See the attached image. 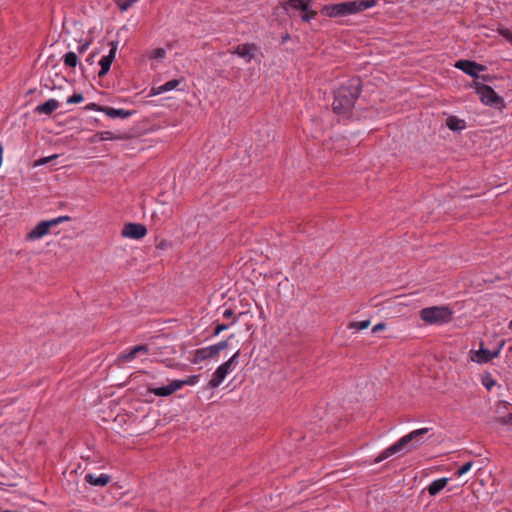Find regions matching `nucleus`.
<instances>
[{
    "label": "nucleus",
    "instance_id": "bb28decb",
    "mask_svg": "<svg viewBox=\"0 0 512 512\" xmlns=\"http://www.w3.org/2000/svg\"><path fill=\"white\" fill-rule=\"evenodd\" d=\"M137 1L138 0H115L118 8L121 11H126L128 8H130Z\"/></svg>",
    "mask_w": 512,
    "mask_h": 512
},
{
    "label": "nucleus",
    "instance_id": "cd10ccee",
    "mask_svg": "<svg viewBox=\"0 0 512 512\" xmlns=\"http://www.w3.org/2000/svg\"><path fill=\"white\" fill-rule=\"evenodd\" d=\"M166 56V51L165 49L163 48H157V49H154L151 54H150V58L151 59H157V60H161L163 59L164 57Z\"/></svg>",
    "mask_w": 512,
    "mask_h": 512
},
{
    "label": "nucleus",
    "instance_id": "2f4dec72",
    "mask_svg": "<svg viewBox=\"0 0 512 512\" xmlns=\"http://www.w3.org/2000/svg\"><path fill=\"white\" fill-rule=\"evenodd\" d=\"M83 100H84V97L82 94L75 93L67 99V103L68 104H76V103H81Z\"/></svg>",
    "mask_w": 512,
    "mask_h": 512
},
{
    "label": "nucleus",
    "instance_id": "20e7f679",
    "mask_svg": "<svg viewBox=\"0 0 512 512\" xmlns=\"http://www.w3.org/2000/svg\"><path fill=\"white\" fill-rule=\"evenodd\" d=\"M240 351L238 350L228 361L221 364L214 372L209 382L211 388H217L221 385L226 376L236 367Z\"/></svg>",
    "mask_w": 512,
    "mask_h": 512
},
{
    "label": "nucleus",
    "instance_id": "ddd939ff",
    "mask_svg": "<svg viewBox=\"0 0 512 512\" xmlns=\"http://www.w3.org/2000/svg\"><path fill=\"white\" fill-rule=\"evenodd\" d=\"M322 13L328 17L347 16L346 3L326 5L322 8Z\"/></svg>",
    "mask_w": 512,
    "mask_h": 512
},
{
    "label": "nucleus",
    "instance_id": "2eb2a0df",
    "mask_svg": "<svg viewBox=\"0 0 512 512\" xmlns=\"http://www.w3.org/2000/svg\"><path fill=\"white\" fill-rule=\"evenodd\" d=\"M181 82H182V80L173 79V80H170L162 85L153 86L151 88L150 95H160V94L166 93L168 91H172V90L176 89L180 85Z\"/></svg>",
    "mask_w": 512,
    "mask_h": 512
},
{
    "label": "nucleus",
    "instance_id": "ea45409f",
    "mask_svg": "<svg viewBox=\"0 0 512 512\" xmlns=\"http://www.w3.org/2000/svg\"><path fill=\"white\" fill-rule=\"evenodd\" d=\"M134 348V352L137 353H145L148 351V347L146 345H137Z\"/></svg>",
    "mask_w": 512,
    "mask_h": 512
},
{
    "label": "nucleus",
    "instance_id": "49530a36",
    "mask_svg": "<svg viewBox=\"0 0 512 512\" xmlns=\"http://www.w3.org/2000/svg\"><path fill=\"white\" fill-rule=\"evenodd\" d=\"M509 328L512 330V320L509 323Z\"/></svg>",
    "mask_w": 512,
    "mask_h": 512
},
{
    "label": "nucleus",
    "instance_id": "c9c22d12",
    "mask_svg": "<svg viewBox=\"0 0 512 512\" xmlns=\"http://www.w3.org/2000/svg\"><path fill=\"white\" fill-rule=\"evenodd\" d=\"M101 140H113L115 139L114 134L111 131H103L99 133Z\"/></svg>",
    "mask_w": 512,
    "mask_h": 512
},
{
    "label": "nucleus",
    "instance_id": "dca6fc26",
    "mask_svg": "<svg viewBox=\"0 0 512 512\" xmlns=\"http://www.w3.org/2000/svg\"><path fill=\"white\" fill-rule=\"evenodd\" d=\"M59 107V102L56 99H49L43 104L36 106L35 112L38 114L50 115Z\"/></svg>",
    "mask_w": 512,
    "mask_h": 512
},
{
    "label": "nucleus",
    "instance_id": "7c9ffc66",
    "mask_svg": "<svg viewBox=\"0 0 512 512\" xmlns=\"http://www.w3.org/2000/svg\"><path fill=\"white\" fill-rule=\"evenodd\" d=\"M197 381H198V376L197 375L189 376L185 380H176V382H180L181 383V388L184 385H194L195 383H197Z\"/></svg>",
    "mask_w": 512,
    "mask_h": 512
},
{
    "label": "nucleus",
    "instance_id": "c85d7f7f",
    "mask_svg": "<svg viewBox=\"0 0 512 512\" xmlns=\"http://www.w3.org/2000/svg\"><path fill=\"white\" fill-rule=\"evenodd\" d=\"M56 158H58L57 154H54V155H51V156H48V157L40 158V159H38V160H36L34 162V166L38 167V166L45 165V164L49 163L50 161H52L53 159H56Z\"/></svg>",
    "mask_w": 512,
    "mask_h": 512
},
{
    "label": "nucleus",
    "instance_id": "7ed1b4c3",
    "mask_svg": "<svg viewBox=\"0 0 512 512\" xmlns=\"http://www.w3.org/2000/svg\"><path fill=\"white\" fill-rule=\"evenodd\" d=\"M453 311L448 306L427 307L420 311V318L430 325H442L452 320Z\"/></svg>",
    "mask_w": 512,
    "mask_h": 512
},
{
    "label": "nucleus",
    "instance_id": "f3484780",
    "mask_svg": "<svg viewBox=\"0 0 512 512\" xmlns=\"http://www.w3.org/2000/svg\"><path fill=\"white\" fill-rule=\"evenodd\" d=\"M85 481L93 486L103 487L109 483L110 476L107 474H100L95 476L91 473H88L85 475Z\"/></svg>",
    "mask_w": 512,
    "mask_h": 512
},
{
    "label": "nucleus",
    "instance_id": "a19ab883",
    "mask_svg": "<svg viewBox=\"0 0 512 512\" xmlns=\"http://www.w3.org/2000/svg\"><path fill=\"white\" fill-rule=\"evenodd\" d=\"M89 45H90V42H85L84 44L80 45L78 47L79 54H83L88 49Z\"/></svg>",
    "mask_w": 512,
    "mask_h": 512
},
{
    "label": "nucleus",
    "instance_id": "f257e3e1",
    "mask_svg": "<svg viewBox=\"0 0 512 512\" xmlns=\"http://www.w3.org/2000/svg\"><path fill=\"white\" fill-rule=\"evenodd\" d=\"M361 82L353 78L342 84L335 92L332 103L333 111L339 115L348 117L356 100L360 95Z\"/></svg>",
    "mask_w": 512,
    "mask_h": 512
},
{
    "label": "nucleus",
    "instance_id": "412c9836",
    "mask_svg": "<svg viewBox=\"0 0 512 512\" xmlns=\"http://www.w3.org/2000/svg\"><path fill=\"white\" fill-rule=\"evenodd\" d=\"M446 125L453 131L462 130L465 128V121L457 118L456 116H450L447 118Z\"/></svg>",
    "mask_w": 512,
    "mask_h": 512
},
{
    "label": "nucleus",
    "instance_id": "423d86ee",
    "mask_svg": "<svg viewBox=\"0 0 512 512\" xmlns=\"http://www.w3.org/2000/svg\"><path fill=\"white\" fill-rule=\"evenodd\" d=\"M503 346L504 342H502L496 350L490 351L486 348H483V345L481 344L480 349L475 351L470 358L473 362L479 364L487 363L500 355Z\"/></svg>",
    "mask_w": 512,
    "mask_h": 512
},
{
    "label": "nucleus",
    "instance_id": "6ab92c4d",
    "mask_svg": "<svg viewBox=\"0 0 512 512\" xmlns=\"http://www.w3.org/2000/svg\"><path fill=\"white\" fill-rule=\"evenodd\" d=\"M101 111L104 112L107 116L110 118H127L131 115L130 111L124 110V109H115L112 107H104L101 108Z\"/></svg>",
    "mask_w": 512,
    "mask_h": 512
},
{
    "label": "nucleus",
    "instance_id": "393cba45",
    "mask_svg": "<svg viewBox=\"0 0 512 512\" xmlns=\"http://www.w3.org/2000/svg\"><path fill=\"white\" fill-rule=\"evenodd\" d=\"M370 326V320L355 321L348 325L349 329L352 330H364Z\"/></svg>",
    "mask_w": 512,
    "mask_h": 512
},
{
    "label": "nucleus",
    "instance_id": "37998d69",
    "mask_svg": "<svg viewBox=\"0 0 512 512\" xmlns=\"http://www.w3.org/2000/svg\"><path fill=\"white\" fill-rule=\"evenodd\" d=\"M385 328V324L384 323H378L376 324L373 328H372V332L375 333V332H378V331H381Z\"/></svg>",
    "mask_w": 512,
    "mask_h": 512
},
{
    "label": "nucleus",
    "instance_id": "c756f323",
    "mask_svg": "<svg viewBox=\"0 0 512 512\" xmlns=\"http://www.w3.org/2000/svg\"><path fill=\"white\" fill-rule=\"evenodd\" d=\"M138 353L134 352V348H132L128 353H124L119 356V359L125 362L133 360Z\"/></svg>",
    "mask_w": 512,
    "mask_h": 512
},
{
    "label": "nucleus",
    "instance_id": "9b49d317",
    "mask_svg": "<svg viewBox=\"0 0 512 512\" xmlns=\"http://www.w3.org/2000/svg\"><path fill=\"white\" fill-rule=\"evenodd\" d=\"M455 67L457 69L462 70L464 73L468 74L473 78H478V71H484L485 67L476 62L470 60H459L455 63Z\"/></svg>",
    "mask_w": 512,
    "mask_h": 512
},
{
    "label": "nucleus",
    "instance_id": "e433bc0d",
    "mask_svg": "<svg viewBox=\"0 0 512 512\" xmlns=\"http://www.w3.org/2000/svg\"><path fill=\"white\" fill-rule=\"evenodd\" d=\"M304 12H305V13L302 15V20H303V21H306V22H308V21H310L311 19H313V18L315 17V15H316V13H315V12H313V11H308V9H307L306 11H304Z\"/></svg>",
    "mask_w": 512,
    "mask_h": 512
},
{
    "label": "nucleus",
    "instance_id": "39448f33",
    "mask_svg": "<svg viewBox=\"0 0 512 512\" xmlns=\"http://www.w3.org/2000/svg\"><path fill=\"white\" fill-rule=\"evenodd\" d=\"M477 94L479 95L481 102L485 105H490L497 109H502L504 107L503 99L490 86H477Z\"/></svg>",
    "mask_w": 512,
    "mask_h": 512
},
{
    "label": "nucleus",
    "instance_id": "473e14b6",
    "mask_svg": "<svg viewBox=\"0 0 512 512\" xmlns=\"http://www.w3.org/2000/svg\"><path fill=\"white\" fill-rule=\"evenodd\" d=\"M496 422L500 425H511L512 426V413L499 417L496 419Z\"/></svg>",
    "mask_w": 512,
    "mask_h": 512
},
{
    "label": "nucleus",
    "instance_id": "a878e982",
    "mask_svg": "<svg viewBox=\"0 0 512 512\" xmlns=\"http://www.w3.org/2000/svg\"><path fill=\"white\" fill-rule=\"evenodd\" d=\"M482 384L487 390H491L495 386L496 381L490 374H485L482 377Z\"/></svg>",
    "mask_w": 512,
    "mask_h": 512
},
{
    "label": "nucleus",
    "instance_id": "79ce46f5",
    "mask_svg": "<svg viewBox=\"0 0 512 512\" xmlns=\"http://www.w3.org/2000/svg\"><path fill=\"white\" fill-rule=\"evenodd\" d=\"M101 108H103V107H102V106H99V105H97V104H95V103H91V104H88V105L86 106V109H88V110H97V111H101Z\"/></svg>",
    "mask_w": 512,
    "mask_h": 512
},
{
    "label": "nucleus",
    "instance_id": "6e6552de",
    "mask_svg": "<svg viewBox=\"0 0 512 512\" xmlns=\"http://www.w3.org/2000/svg\"><path fill=\"white\" fill-rule=\"evenodd\" d=\"M110 51L108 55L103 56L100 61L99 65L101 67L100 71L98 72L99 77L105 76L108 71L110 70L111 64L115 58V54L118 48V43L115 41H111L109 43Z\"/></svg>",
    "mask_w": 512,
    "mask_h": 512
},
{
    "label": "nucleus",
    "instance_id": "0eeeda50",
    "mask_svg": "<svg viewBox=\"0 0 512 512\" xmlns=\"http://www.w3.org/2000/svg\"><path fill=\"white\" fill-rule=\"evenodd\" d=\"M346 11L348 15L363 12L377 5V0H355L346 1Z\"/></svg>",
    "mask_w": 512,
    "mask_h": 512
},
{
    "label": "nucleus",
    "instance_id": "b1692460",
    "mask_svg": "<svg viewBox=\"0 0 512 512\" xmlns=\"http://www.w3.org/2000/svg\"><path fill=\"white\" fill-rule=\"evenodd\" d=\"M211 357H212V355H211L208 347L201 348V349L196 350L194 362L198 363L200 361H203V360L211 358Z\"/></svg>",
    "mask_w": 512,
    "mask_h": 512
},
{
    "label": "nucleus",
    "instance_id": "72a5a7b5",
    "mask_svg": "<svg viewBox=\"0 0 512 512\" xmlns=\"http://www.w3.org/2000/svg\"><path fill=\"white\" fill-rule=\"evenodd\" d=\"M472 466H473L472 461L467 462L457 470L456 474L458 476H462V475L466 474L471 469Z\"/></svg>",
    "mask_w": 512,
    "mask_h": 512
},
{
    "label": "nucleus",
    "instance_id": "a18cd8bd",
    "mask_svg": "<svg viewBox=\"0 0 512 512\" xmlns=\"http://www.w3.org/2000/svg\"><path fill=\"white\" fill-rule=\"evenodd\" d=\"M86 62H88L89 64H93L94 63V54L89 56L87 59H86Z\"/></svg>",
    "mask_w": 512,
    "mask_h": 512
},
{
    "label": "nucleus",
    "instance_id": "f704fd0d",
    "mask_svg": "<svg viewBox=\"0 0 512 512\" xmlns=\"http://www.w3.org/2000/svg\"><path fill=\"white\" fill-rule=\"evenodd\" d=\"M499 33L512 44V33L506 28H500Z\"/></svg>",
    "mask_w": 512,
    "mask_h": 512
},
{
    "label": "nucleus",
    "instance_id": "4c0bfd02",
    "mask_svg": "<svg viewBox=\"0 0 512 512\" xmlns=\"http://www.w3.org/2000/svg\"><path fill=\"white\" fill-rule=\"evenodd\" d=\"M71 218L69 216H60L55 219H52L51 222L53 223V226L58 225L59 223H62L64 221H69Z\"/></svg>",
    "mask_w": 512,
    "mask_h": 512
},
{
    "label": "nucleus",
    "instance_id": "4468645a",
    "mask_svg": "<svg viewBox=\"0 0 512 512\" xmlns=\"http://www.w3.org/2000/svg\"><path fill=\"white\" fill-rule=\"evenodd\" d=\"M181 388V383L176 382V380L172 381L170 384L159 387V388H149V392L157 395L166 397L174 393L175 391L179 390Z\"/></svg>",
    "mask_w": 512,
    "mask_h": 512
},
{
    "label": "nucleus",
    "instance_id": "5701e85b",
    "mask_svg": "<svg viewBox=\"0 0 512 512\" xmlns=\"http://www.w3.org/2000/svg\"><path fill=\"white\" fill-rule=\"evenodd\" d=\"M210 353L212 357L217 356L222 350H225L228 348V341H221L215 345L208 346Z\"/></svg>",
    "mask_w": 512,
    "mask_h": 512
},
{
    "label": "nucleus",
    "instance_id": "4be33fe9",
    "mask_svg": "<svg viewBox=\"0 0 512 512\" xmlns=\"http://www.w3.org/2000/svg\"><path fill=\"white\" fill-rule=\"evenodd\" d=\"M64 65L74 68L78 64V56L75 52H68L63 56Z\"/></svg>",
    "mask_w": 512,
    "mask_h": 512
},
{
    "label": "nucleus",
    "instance_id": "aec40b11",
    "mask_svg": "<svg viewBox=\"0 0 512 512\" xmlns=\"http://www.w3.org/2000/svg\"><path fill=\"white\" fill-rule=\"evenodd\" d=\"M309 2V0H289L285 3L284 8L306 11L308 9Z\"/></svg>",
    "mask_w": 512,
    "mask_h": 512
},
{
    "label": "nucleus",
    "instance_id": "9d476101",
    "mask_svg": "<svg viewBox=\"0 0 512 512\" xmlns=\"http://www.w3.org/2000/svg\"><path fill=\"white\" fill-rule=\"evenodd\" d=\"M147 233L144 225L139 223H128L122 229V236L131 239L143 238Z\"/></svg>",
    "mask_w": 512,
    "mask_h": 512
},
{
    "label": "nucleus",
    "instance_id": "58836bf2",
    "mask_svg": "<svg viewBox=\"0 0 512 512\" xmlns=\"http://www.w3.org/2000/svg\"><path fill=\"white\" fill-rule=\"evenodd\" d=\"M226 329H228V325H226V324H219L215 328L214 335H218V334H220L222 331H224Z\"/></svg>",
    "mask_w": 512,
    "mask_h": 512
},
{
    "label": "nucleus",
    "instance_id": "f8f14e48",
    "mask_svg": "<svg viewBox=\"0 0 512 512\" xmlns=\"http://www.w3.org/2000/svg\"><path fill=\"white\" fill-rule=\"evenodd\" d=\"M51 227H54L53 223L51 222V220H49V221H42V222L38 223L35 226V228H33L27 234V239H29V240L40 239L43 236H45L46 234H48V232H49Z\"/></svg>",
    "mask_w": 512,
    "mask_h": 512
},
{
    "label": "nucleus",
    "instance_id": "a211bd4d",
    "mask_svg": "<svg viewBox=\"0 0 512 512\" xmlns=\"http://www.w3.org/2000/svg\"><path fill=\"white\" fill-rule=\"evenodd\" d=\"M448 481V478L434 480L427 488L428 493L431 496L437 495L448 484Z\"/></svg>",
    "mask_w": 512,
    "mask_h": 512
},
{
    "label": "nucleus",
    "instance_id": "f03ea898",
    "mask_svg": "<svg viewBox=\"0 0 512 512\" xmlns=\"http://www.w3.org/2000/svg\"><path fill=\"white\" fill-rule=\"evenodd\" d=\"M429 431V428H421L410 432L409 434L400 438L395 444L385 449L377 458L376 462H380L396 453L402 452L406 449L409 443L420 442L421 438Z\"/></svg>",
    "mask_w": 512,
    "mask_h": 512
},
{
    "label": "nucleus",
    "instance_id": "1a4fd4ad",
    "mask_svg": "<svg viewBox=\"0 0 512 512\" xmlns=\"http://www.w3.org/2000/svg\"><path fill=\"white\" fill-rule=\"evenodd\" d=\"M258 47L253 43H244L236 46L231 53L244 59L246 63L250 62L256 55Z\"/></svg>",
    "mask_w": 512,
    "mask_h": 512
},
{
    "label": "nucleus",
    "instance_id": "c03bdc74",
    "mask_svg": "<svg viewBox=\"0 0 512 512\" xmlns=\"http://www.w3.org/2000/svg\"><path fill=\"white\" fill-rule=\"evenodd\" d=\"M233 315V310L232 309H226L224 312H223V316L226 317V318H229Z\"/></svg>",
    "mask_w": 512,
    "mask_h": 512
}]
</instances>
